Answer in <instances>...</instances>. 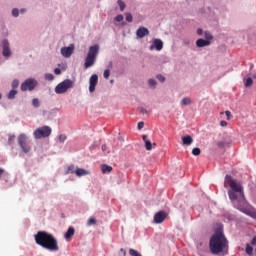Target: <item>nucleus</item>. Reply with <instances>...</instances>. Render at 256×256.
Returning <instances> with one entry per match:
<instances>
[{"label": "nucleus", "mask_w": 256, "mask_h": 256, "mask_svg": "<svg viewBox=\"0 0 256 256\" xmlns=\"http://www.w3.org/2000/svg\"><path fill=\"white\" fill-rule=\"evenodd\" d=\"M142 139H143L144 143H146V141H149V140H147V135H143Z\"/></svg>", "instance_id": "3c124183"}, {"label": "nucleus", "mask_w": 256, "mask_h": 256, "mask_svg": "<svg viewBox=\"0 0 256 256\" xmlns=\"http://www.w3.org/2000/svg\"><path fill=\"white\" fill-rule=\"evenodd\" d=\"M124 17L123 15L119 14L117 15L114 20L117 21V23H121V21H123Z\"/></svg>", "instance_id": "473e14b6"}, {"label": "nucleus", "mask_w": 256, "mask_h": 256, "mask_svg": "<svg viewBox=\"0 0 256 256\" xmlns=\"http://www.w3.org/2000/svg\"><path fill=\"white\" fill-rule=\"evenodd\" d=\"M118 5L120 7V11H125V2L122 0H118Z\"/></svg>", "instance_id": "c756f323"}, {"label": "nucleus", "mask_w": 256, "mask_h": 256, "mask_svg": "<svg viewBox=\"0 0 256 256\" xmlns=\"http://www.w3.org/2000/svg\"><path fill=\"white\" fill-rule=\"evenodd\" d=\"M153 49L161 51V49H163V41L161 39H154L153 45L150 46V51H153Z\"/></svg>", "instance_id": "ddd939ff"}, {"label": "nucleus", "mask_w": 256, "mask_h": 256, "mask_svg": "<svg viewBox=\"0 0 256 256\" xmlns=\"http://www.w3.org/2000/svg\"><path fill=\"white\" fill-rule=\"evenodd\" d=\"M97 223V220H95V218H90L88 220V225L91 226V225H95Z\"/></svg>", "instance_id": "58836bf2"}, {"label": "nucleus", "mask_w": 256, "mask_h": 256, "mask_svg": "<svg viewBox=\"0 0 256 256\" xmlns=\"http://www.w3.org/2000/svg\"><path fill=\"white\" fill-rule=\"evenodd\" d=\"M229 247V242L225 235L221 232H216L211 238L209 242V248L213 255H219L222 251H225Z\"/></svg>", "instance_id": "f03ea898"}, {"label": "nucleus", "mask_w": 256, "mask_h": 256, "mask_svg": "<svg viewBox=\"0 0 256 256\" xmlns=\"http://www.w3.org/2000/svg\"><path fill=\"white\" fill-rule=\"evenodd\" d=\"M129 255H131V256H142L141 253H139V251H137L133 248L129 249Z\"/></svg>", "instance_id": "5701e85b"}, {"label": "nucleus", "mask_w": 256, "mask_h": 256, "mask_svg": "<svg viewBox=\"0 0 256 256\" xmlns=\"http://www.w3.org/2000/svg\"><path fill=\"white\" fill-rule=\"evenodd\" d=\"M101 169H102V173H111L113 171V167L107 164L102 165Z\"/></svg>", "instance_id": "6ab92c4d"}, {"label": "nucleus", "mask_w": 256, "mask_h": 256, "mask_svg": "<svg viewBox=\"0 0 256 256\" xmlns=\"http://www.w3.org/2000/svg\"><path fill=\"white\" fill-rule=\"evenodd\" d=\"M52 133L51 127L49 126H42L38 129H36L33 132L34 138L35 139H45L47 137H49Z\"/></svg>", "instance_id": "0eeeda50"}, {"label": "nucleus", "mask_w": 256, "mask_h": 256, "mask_svg": "<svg viewBox=\"0 0 256 256\" xmlns=\"http://www.w3.org/2000/svg\"><path fill=\"white\" fill-rule=\"evenodd\" d=\"M97 83H99V76H97V74H93L89 80L90 93H93L95 91V87H97Z\"/></svg>", "instance_id": "9d476101"}, {"label": "nucleus", "mask_w": 256, "mask_h": 256, "mask_svg": "<svg viewBox=\"0 0 256 256\" xmlns=\"http://www.w3.org/2000/svg\"><path fill=\"white\" fill-rule=\"evenodd\" d=\"M102 151L104 153H110L109 148L105 144L102 145Z\"/></svg>", "instance_id": "79ce46f5"}, {"label": "nucleus", "mask_w": 256, "mask_h": 256, "mask_svg": "<svg viewBox=\"0 0 256 256\" xmlns=\"http://www.w3.org/2000/svg\"><path fill=\"white\" fill-rule=\"evenodd\" d=\"M13 139H15V135L9 137V139H8L9 143H11V141H13Z\"/></svg>", "instance_id": "603ef678"}, {"label": "nucleus", "mask_w": 256, "mask_h": 256, "mask_svg": "<svg viewBox=\"0 0 256 256\" xmlns=\"http://www.w3.org/2000/svg\"><path fill=\"white\" fill-rule=\"evenodd\" d=\"M73 235H75V228L69 227L67 232L65 233L64 237H65V239H71V237H73Z\"/></svg>", "instance_id": "a211bd4d"}, {"label": "nucleus", "mask_w": 256, "mask_h": 256, "mask_svg": "<svg viewBox=\"0 0 256 256\" xmlns=\"http://www.w3.org/2000/svg\"><path fill=\"white\" fill-rule=\"evenodd\" d=\"M54 73H55V75H61V69L55 68Z\"/></svg>", "instance_id": "a18cd8bd"}, {"label": "nucleus", "mask_w": 256, "mask_h": 256, "mask_svg": "<svg viewBox=\"0 0 256 256\" xmlns=\"http://www.w3.org/2000/svg\"><path fill=\"white\" fill-rule=\"evenodd\" d=\"M148 84H149L150 87H155L157 85V82L154 79H150L148 81Z\"/></svg>", "instance_id": "e433bc0d"}, {"label": "nucleus", "mask_w": 256, "mask_h": 256, "mask_svg": "<svg viewBox=\"0 0 256 256\" xmlns=\"http://www.w3.org/2000/svg\"><path fill=\"white\" fill-rule=\"evenodd\" d=\"M25 11H26L25 9H21L20 13H25Z\"/></svg>", "instance_id": "4d7b16f0"}, {"label": "nucleus", "mask_w": 256, "mask_h": 256, "mask_svg": "<svg viewBox=\"0 0 256 256\" xmlns=\"http://www.w3.org/2000/svg\"><path fill=\"white\" fill-rule=\"evenodd\" d=\"M2 97H3V96H2L1 93H0V99H2Z\"/></svg>", "instance_id": "13d9d810"}, {"label": "nucleus", "mask_w": 256, "mask_h": 256, "mask_svg": "<svg viewBox=\"0 0 256 256\" xmlns=\"http://www.w3.org/2000/svg\"><path fill=\"white\" fill-rule=\"evenodd\" d=\"M204 37H205L206 41H211L213 39V35H211V33H209V32H205Z\"/></svg>", "instance_id": "7c9ffc66"}, {"label": "nucleus", "mask_w": 256, "mask_h": 256, "mask_svg": "<svg viewBox=\"0 0 256 256\" xmlns=\"http://www.w3.org/2000/svg\"><path fill=\"white\" fill-rule=\"evenodd\" d=\"M209 45H211V41L209 40H205V39H198L196 41V46L197 47H209Z\"/></svg>", "instance_id": "2eb2a0df"}, {"label": "nucleus", "mask_w": 256, "mask_h": 256, "mask_svg": "<svg viewBox=\"0 0 256 256\" xmlns=\"http://www.w3.org/2000/svg\"><path fill=\"white\" fill-rule=\"evenodd\" d=\"M74 51H75V45L70 44L68 47L61 48V55L63 57L69 58L71 57V55H73Z\"/></svg>", "instance_id": "1a4fd4ad"}, {"label": "nucleus", "mask_w": 256, "mask_h": 256, "mask_svg": "<svg viewBox=\"0 0 256 256\" xmlns=\"http://www.w3.org/2000/svg\"><path fill=\"white\" fill-rule=\"evenodd\" d=\"M156 79H158V81H160V83H165V77L161 74H158L156 76Z\"/></svg>", "instance_id": "72a5a7b5"}, {"label": "nucleus", "mask_w": 256, "mask_h": 256, "mask_svg": "<svg viewBox=\"0 0 256 256\" xmlns=\"http://www.w3.org/2000/svg\"><path fill=\"white\" fill-rule=\"evenodd\" d=\"M225 183L232 189L228 192L230 201H237V199L245 201V193L243 192V186H241V184L237 183V181L229 175L225 176Z\"/></svg>", "instance_id": "7ed1b4c3"}, {"label": "nucleus", "mask_w": 256, "mask_h": 256, "mask_svg": "<svg viewBox=\"0 0 256 256\" xmlns=\"http://www.w3.org/2000/svg\"><path fill=\"white\" fill-rule=\"evenodd\" d=\"M225 115H226L228 121H229V119H231V118L233 117V116L231 115V111H229V110H226V111H225Z\"/></svg>", "instance_id": "a19ab883"}, {"label": "nucleus", "mask_w": 256, "mask_h": 256, "mask_svg": "<svg viewBox=\"0 0 256 256\" xmlns=\"http://www.w3.org/2000/svg\"><path fill=\"white\" fill-rule=\"evenodd\" d=\"M12 15H13V17H19V9L14 8V9L12 10Z\"/></svg>", "instance_id": "c9c22d12"}, {"label": "nucleus", "mask_w": 256, "mask_h": 256, "mask_svg": "<svg viewBox=\"0 0 256 256\" xmlns=\"http://www.w3.org/2000/svg\"><path fill=\"white\" fill-rule=\"evenodd\" d=\"M181 105L184 106V107L186 105H191V98H189V97L183 98L182 101H181Z\"/></svg>", "instance_id": "412c9836"}, {"label": "nucleus", "mask_w": 256, "mask_h": 256, "mask_svg": "<svg viewBox=\"0 0 256 256\" xmlns=\"http://www.w3.org/2000/svg\"><path fill=\"white\" fill-rule=\"evenodd\" d=\"M243 213H245L246 215H251V211L249 210H243Z\"/></svg>", "instance_id": "864d4df0"}, {"label": "nucleus", "mask_w": 256, "mask_h": 256, "mask_svg": "<svg viewBox=\"0 0 256 256\" xmlns=\"http://www.w3.org/2000/svg\"><path fill=\"white\" fill-rule=\"evenodd\" d=\"M246 253L247 255H253V247L249 244H246Z\"/></svg>", "instance_id": "b1692460"}, {"label": "nucleus", "mask_w": 256, "mask_h": 256, "mask_svg": "<svg viewBox=\"0 0 256 256\" xmlns=\"http://www.w3.org/2000/svg\"><path fill=\"white\" fill-rule=\"evenodd\" d=\"M126 21L128 23H133V15L131 13H126Z\"/></svg>", "instance_id": "bb28decb"}, {"label": "nucleus", "mask_w": 256, "mask_h": 256, "mask_svg": "<svg viewBox=\"0 0 256 256\" xmlns=\"http://www.w3.org/2000/svg\"><path fill=\"white\" fill-rule=\"evenodd\" d=\"M167 219V212L159 211L154 215V223L161 224Z\"/></svg>", "instance_id": "9b49d317"}, {"label": "nucleus", "mask_w": 256, "mask_h": 256, "mask_svg": "<svg viewBox=\"0 0 256 256\" xmlns=\"http://www.w3.org/2000/svg\"><path fill=\"white\" fill-rule=\"evenodd\" d=\"M140 113H142L143 115H145V113H147V109H145V108H140Z\"/></svg>", "instance_id": "09e8293b"}, {"label": "nucleus", "mask_w": 256, "mask_h": 256, "mask_svg": "<svg viewBox=\"0 0 256 256\" xmlns=\"http://www.w3.org/2000/svg\"><path fill=\"white\" fill-rule=\"evenodd\" d=\"M192 155H194L195 157H198V155H201V149L200 148H194L192 150Z\"/></svg>", "instance_id": "393cba45"}, {"label": "nucleus", "mask_w": 256, "mask_h": 256, "mask_svg": "<svg viewBox=\"0 0 256 256\" xmlns=\"http://www.w3.org/2000/svg\"><path fill=\"white\" fill-rule=\"evenodd\" d=\"M75 175L77 177H83L85 175H89V172L83 168H77L75 171Z\"/></svg>", "instance_id": "f3484780"}, {"label": "nucleus", "mask_w": 256, "mask_h": 256, "mask_svg": "<svg viewBox=\"0 0 256 256\" xmlns=\"http://www.w3.org/2000/svg\"><path fill=\"white\" fill-rule=\"evenodd\" d=\"M69 89H73V81L71 79H66L60 82L54 89L56 95H63V93H67Z\"/></svg>", "instance_id": "423d86ee"}, {"label": "nucleus", "mask_w": 256, "mask_h": 256, "mask_svg": "<svg viewBox=\"0 0 256 256\" xmlns=\"http://www.w3.org/2000/svg\"><path fill=\"white\" fill-rule=\"evenodd\" d=\"M35 87H37V82L30 78L21 84V91H33Z\"/></svg>", "instance_id": "6e6552de"}, {"label": "nucleus", "mask_w": 256, "mask_h": 256, "mask_svg": "<svg viewBox=\"0 0 256 256\" xmlns=\"http://www.w3.org/2000/svg\"><path fill=\"white\" fill-rule=\"evenodd\" d=\"M2 55L3 57H11V49H9V41L3 40L2 41Z\"/></svg>", "instance_id": "f8f14e48"}, {"label": "nucleus", "mask_w": 256, "mask_h": 256, "mask_svg": "<svg viewBox=\"0 0 256 256\" xmlns=\"http://www.w3.org/2000/svg\"><path fill=\"white\" fill-rule=\"evenodd\" d=\"M17 87H19V80H14V81L12 82V88H13V89H17Z\"/></svg>", "instance_id": "4c0bfd02"}, {"label": "nucleus", "mask_w": 256, "mask_h": 256, "mask_svg": "<svg viewBox=\"0 0 256 256\" xmlns=\"http://www.w3.org/2000/svg\"><path fill=\"white\" fill-rule=\"evenodd\" d=\"M18 145L20 147L21 153H24L25 155H29L32 150V144L31 141H29V138L25 134H20L18 136Z\"/></svg>", "instance_id": "39448f33"}, {"label": "nucleus", "mask_w": 256, "mask_h": 256, "mask_svg": "<svg viewBox=\"0 0 256 256\" xmlns=\"http://www.w3.org/2000/svg\"><path fill=\"white\" fill-rule=\"evenodd\" d=\"M218 147H225V142L224 141H220L217 143Z\"/></svg>", "instance_id": "49530a36"}, {"label": "nucleus", "mask_w": 256, "mask_h": 256, "mask_svg": "<svg viewBox=\"0 0 256 256\" xmlns=\"http://www.w3.org/2000/svg\"><path fill=\"white\" fill-rule=\"evenodd\" d=\"M244 85L245 87H251L253 85V78H247Z\"/></svg>", "instance_id": "c85d7f7f"}, {"label": "nucleus", "mask_w": 256, "mask_h": 256, "mask_svg": "<svg viewBox=\"0 0 256 256\" xmlns=\"http://www.w3.org/2000/svg\"><path fill=\"white\" fill-rule=\"evenodd\" d=\"M108 67H109L110 69H112V68H113V62H109Z\"/></svg>", "instance_id": "6e6d98bb"}, {"label": "nucleus", "mask_w": 256, "mask_h": 256, "mask_svg": "<svg viewBox=\"0 0 256 256\" xmlns=\"http://www.w3.org/2000/svg\"><path fill=\"white\" fill-rule=\"evenodd\" d=\"M153 145L156 146L157 144L156 143H151V141H146L145 142V149L146 151H151V149H153Z\"/></svg>", "instance_id": "aec40b11"}, {"label": "nucleus", "mask_w": 256, "mask_h": 256, "mask_svg": "<svg viewBox=\"0 0 256 256\" xmlns=\"http://www.w3.org/2000/svg\"><path fill=\"white\" fill-rule=\"evenodd\" d=\"M97 55H99V45L95 44L90 46L85 58L84 69H89V67H93L95 65V62L97 61Z\"/></svg>", "instance_id": "20e7f679"}, {"label": "nucleus", "mask_w": 256, "mask_h": 256, "mask_svg": "<svg viewBox=\"0 0 256 256\" xmlns=\"http://www.w3.org/2000/svg\"><path fill=\"white\" fill-rule=\"evenodd\" d=\"M59 141L61 143H64V141H67V136L64 134L59 135Z\"/></svg>", "instance_id": "f704fd0d"}, {"label": "nucleus", "mask_w": 256, "mask_h": 256, "mask_svg": "<svg viewBox=\"0 0 256 256\" xmlns=\"http://www.w3.org/2000/svg\"><path fill=\"white\" fill-rule=\"evenodd\" d=\"M119 255L120 256H126L127 255V251L125 249L121 248L120 251H119Z\"/></svg>", "instance_id": "37998d69"}, {"label": "nucleus", "mask_w": 256, "mask_h": 256, "mask_svg": "<svg viewBox=\"0 0 256 256\" xmlns=\"http://www.w3.org/2000/svg\"><path fill=\"white\" fill-rule=\"evenodd\" d=\"M220 125L221 127H227V121H221Z\"/></svg>", "instance_id": "de8ad7c7"}, {"label": "nucleus", "mask_w": 256, "mask_h": 256, "mask_svg": "<svg viewBox=\"0 0 256 256\" xmlns=\"http://www.w3.org/2000/svg\"><path fill=\"white\" fill-rule=\"evenodd\" d=\"M111 76V70L106 69L103 73V77L104 79H109V77Z\"/></svg>", "instance_id": "cd10ccee"}, {"label": "nucleus", "mask_w": 256, "mask_h": 256, "mask_svg": "<svg viewBox=\"0 0 256 256\" xmlns=\"http://www.w3.org/2000/svg\"><path fill=\"white\" fill-rule=\"evenodd\" d=\"M143 127H145V123L144 122H139L138 123V129L141 130V129H143Z\"/></svg>", "instance_id": "c03bdc74"}, {"label": "nucleus", "mask_w": 256, "mask_h": 256, "mask_svg": "<svg viewBox=\"0 0 256 256\" xmlns=\"http://www.w3.org/2000/svg\"><path fill=\"white\" fill-rule=\"evenodd\" d=\"M34 239L35 243L43 247V249L53 252L59 251V243L53 234H49L46 231H38L37 234L34 235Z\"/></svg>", "instance_id": "f257e3e1"}, {"label": "nucleus", "mask_w": 256, "mask_h": 256, "mask_svg": "<svg viewBox=\"0 0 256 256\" xmlns=\"http://www.w3.org/2000/svg\"><path fill=\"white\" fill-rule=\"evenodd\" d=\"M197 35H203V29L199 28V29L197 30Z\"/></svg>", "instance_id": "8fccbe9b"}, {"label": "nucleus", "mask_w": 256, "mask_h": 256, "mask_svg": "<svg viewBox=\"0 0 256 256\" xmlns=\"http://www.w3.org/2000/svg\"><path fill=\"white\" fill-rule=\"evenodd\" d=\"M75 171H77V170H75V165H70L67 168L66 175L73 174V173H75Z\"/></svg>", "instance_id": "4be33fe9"}, {"label": "nucleus", "mask_w": 256, "mask_h": 256, "mask_svg": "<svg viewBox=\"0 0 256 256\" xmlns=\"http://www.w3.org/2000/svg\"><path fill=\"white\" fill-rule=\"evenodd\" d=\"M32 105H33V107L37 108V107H39L41 105V103L39 102V100L37 98H34L32 100Z\"/></svg>", "instance_id": "2f4dec72"}, {"label": "nucleus", "mask_w": 256, "mask_h": 256, "mask_svg": "<svg viewBox=\"0 0 256 256\" xmlns=\"http://www.w3.org/2000/svg\"><path fill=\"white\" fill-rule=\"evenodd\" d=\"M15 95H17L16 90H11V91L8 93V99H15Z\"/></svg>", "instance_id": "a878e982"}, {"label": "nucleus", "mask_w": 256, "mask_h": 256, "mask_svg": "<svg viewBox=\"0 0 256 256\" xmlns=\"http://www.w3.org/2000/svg\"><path fill=\"white\" fill-rule=\"evenodd\" d=\"M251 245H256V237H254L251 241Z\"/></svg>", "instance_id": "5fc2aeb1"}, {"label": "nucleus", "mask_w": 256, "mask_h": 256, "mask_svg": "<svg viewBox=\"0 0 256 256\" xmlns=\"http://www.w3.org/2000/svg\"><path fill=\"white\" fill-rule=\"evenodd\" d=\"M46 79L47 81H53V79H55V76H53V74H46Z\"/></svg>", "instance_id": "ea45409f"}, {"label": "nucleus", "mask_w": 256, "mask_h": 256, "mask_svg": "<svg viewBox=\"0 0 256 256\" xmlns=\"http://www.w3.org/2000/svg\"><path fill=\"white\" fill-rule=\"evenodd\" d=\"M136 35L139 37V39H143V37H147V35H149V29L143 26L139 27V29L136 31Z\"/></svg>", "instance_id": "4468645a"}, {"label": "nucleus", "mask_w": 256, "mask_h": 256, "mask_svg": "<svg viewBox=\"0 0 256 256\" xmlns=\"http://www.w3.org/2000/svg\"><path fill=\"white\" fill-rule=\"evenodd\" d=\"M182 143L183 145H191L193 143V137H191V135H186L184 137H182Z\"/></svg>", "instance_id": "dca6fc26"}]
</instances>
